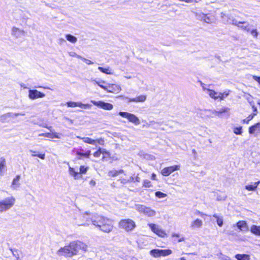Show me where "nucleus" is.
I'll use <instances>...</instances> for the list:
<instances>
[{
    "mask_svg": "<svg viewBox=\"0 0 260 260\" xmlns=\"http://www.w3.org/2000/svg\"><path fill=\"white\" fill-rule=\"evenodd\" d=\"M87 247V245L82 241H73L64 247L60 248L57 250V253L60 256L72 257L77 255L80 250L86 251Z\"/></svg>",
    "mask_w": 260,
    "mask_h": 260,
    "instance_id": "1",
    "label": "nucleus"
},
{
    "mask_svg": "<svg viewBox=\"0 0 260 260\" xmlns=\"http://www.w3.org/2000/svg\"><path fill=\"white\" fill-rule=\"evenodd\" d=\"M83 218L87 221H90L92 223L105 233H110L112 231L114 226L113 221L102 215H92L90 220H88V215L83 216Z\"/></svg>",
    "mask_w": 260,
    "mask_h": 260,
    "instance_id": "2",
    "label": "nucleus"
},
{
    "mask_svg": "<svg viewBox=\"0 0 260 260\" xmlns=\"http://www.w3.org/2000/svg\"><path fill=\"white\" fill-rule=\"evenodd\" d=\"M118 226L124 231L129 232L136 228V224L132 219L125 218L120 220L118 222Z\"/></svg>",
    "mask_w": 260,
    "mask_h": 260,
    "instance_id": "3",
    "label": "nucleus"
},
{
    "mask_svg": "<svg viewBox=\"0 0 260 260\" xmlns=\"http://www.w3.org/2000/svg\"><path fill=\"white\" fill-rule=\"evenodd\" d=\"M15 199L13 197L7 198L0 201V212H3L11 208L15 204Z\"/></svg>",
    "mask_w": 260,
    "mask_h": 260,
    "instance_id": "4",
    "label": "nucleus"
},
{
    "mask_svg": "<svg viewBox=\"0 0 260 260\" xmlns=\"http://www.w3.org/2000/svg\"><path fill=\"white\" fill-rule=\"evenodd\" d=\"M150 254L154 257H160L161 256H167L172 253V251L169 249H153L150 251Z\"/></svg>",
    "mask_w": 260,
    "mask_h": 260,
    "instance_id": "5",
    "label": "nucleus"
},
{
    "mask_svg": "<svg viewBox=\"0 0 260 260\" xmlns=\"http://www.w3.org/2000/svg\"><path fill=\"white\" fill-rule=\"evenodd\" d=\"M101 88L107 92L117 94L121 90L120 86L116 84H107L106 85H100Z\"/></svg>",
    "mask_w": 260,
    "mask_h": 260,
    "instance_id": "6",
    "label": "nucleus"
},
{
    "mask_svg": "<svg viewBox=\"0 0 260 260\" xmlns=\"http://www.w3.org/2000/svg\"><path fill=\"white\" fill-rule=\"evenodd\" d=\"M119 115L123 118H126L129 122L135 125H138L140 121L138 117L135 115L126 112H119Z\"/></svg>",
    "mask_w": 260,
    "mask_h": 260,
    "instance_id": "7",
    "label": "nucleus"
},
{
    "mask_svg": "<svg viewBox=\"0 0 260 260\" xmlns=\"http://www.w3.org/2000/svg\"><path fill=\"white\" fill-rule=\"evenodd\" d=\"M137 210L140 213H143L148 217L153 216L155 214V211L154 210L144 205H139Z\"/></svg>",
    "mask_w": 260,
    "mask_h": 260,
    "instance_id": "8",
    "label": "nucleus"
},
{
    "mask_svg": "<svg viewBox=\"0 0 260 260\" xmlns=\"http://www.w3.org/2000/svg\"><path fill=\"white\" fill-rule=\"evenodd\" d=\"M148 226L150 228L151 230L158 237L165 238L167 236L166 232L162 229L159 228L156 224L154 223H149L148 224Z\"/></svg>",
    "mask_w": 260,
    "mask_h": 260,
    "instance_id": "9",
    "label": "nucleus"
},
{
    "mask_svg": "<svg viewBox=\"0 0 260 260\" xmlns=\"http://www.w3.org/2000/svg\"><path fill=\"white\" fill-rule=\"evenodd\" d=\"M180 168L179 165H174L165 167L161 170L160 173L164 176H168L173 172L179 170Z\"/></svg>",
    "mask_w": 260,
    "mask_h": 260,
    "instance_id": "10",
    "label": "nucleus"
},
{
    "mask_svg": "<svg viewBox=\"0 0 260 260\" xmlns=\"http://www.w3.org/2000/svg\"><path fill=\"white\" fill-rule=\"evenodd\" d=\"M91 102L93 105L105 110H111L113 108L112 104L109 103H106L102 101H91Z\"/></svg>",
    "mask_w": 260,
    "mask_h": 260,
    "instance_id": "11",
    "label": "nucleus"
},
{
    "mask_svg": "<svg viewBox=\"0 0 260 260\" xmlns=\"http://www.w3.org/2000/svg\"><path fill=\"white\" fill-rule=\"evenodd\" d=\"M45 94L36 89H30L28 91V97L31 100L42 98Z\"/></svg>",
    "mask_w": 260,
    "mask_h": 260,
    "instance_id": "12",
    "label": "nucleus"
},
{
    "mask_svg": "<svg viewBox=\"0 0 260 260\" xmlns=\"http://www.w3.org/2000/svg\"><path fill=\"white\" fill-rule=\"evenodd\" d=\"M249 134L257 136L260 134V122L256 123L250 126L248 128Z\"/></svg>",
    "mask_w": 260,
    "mask_h": 260,
    "instance_id": "13",
    "label": "nucleus"
},
{
    "mask_svg": "<svg viewBox=\"0 0 260 260\" xmlns=\"http://www.w3.org/2000/svg\"><path fill=\"white\" fill-rule=\"evenodd\" d=\"M146 95H140L134 98L127 99V102L142 103L146 101Z\"/></svg>",
    "mask_w": 260,
    "mask_h": 260,
    "instance_id": "14",
    "label": "nucleus"
},
{
    "mask_svg": "<svg viewBox=\"0 0 260 260\" xmlns=\"http://www.w3.org/2000/svg\"><path fill=\"white\" fill-rule=\"evenodd\" d=\"M237 226L241 231H247L248 227L247 222L245 220H239L237 222Z\"/></svg>",
    "mask_w": 260,
    "mask_h": 260,
    "instance_id": "15",
    "label": "nucleus"
},
{
    "mask_svg": "<svg viewBox=\"0 0 260 260\" xmlns=\"http://www.w3.org/2000/svg\"><path fill=\"white\" fill-rule=\"evenodd\" d=\"M124 171L122 169L118 170H110L108 172V176L110 177H114L118 176L121 174L124 173Z\"/></svg>",
    "mask_w": 260,
    "mask_h": 260,
    "instance_id": "16",
    "label": "nucleus"
},
{
    "mask_svg": "<svg viewBox=\"0 0 260 260\" xmlns=\"http://www.w3.org/2000/svg\"><path fill=\"white\" fill-rule=\"evenodd\" d=\"M76 154L78 159H83L84 158H89L91 155V152L90 150H87L85 153L77 152Z\"/></svg>",
    "mask_w": 260,
    "mask_h": 260,
    "instance_id": "17",
    "label": "nucleus"
},
{
    "mask_svg": "<svg viewBox=\"0 0 260 260\" xmlns=\"http://www.w3.org/2000/svg\"><path fill=\"white\" fill-rule=\"evenodd\" d=\"M111 158V154L109 151H107L105 149H103V153H102V161H107L109 160Z\"/></svg>",
    "mask_w": 260,
    "mask_h": 260,
    "instance_id": "18",
    "label": "nucleus"
},
{
    "mask_svg": "<svg viewBox=\"0 0 260 260\" xmlns=\"http://www.w3.org/2000/svg\"><path fill=\"white\" fill-rule=\"evenodd\" d=\"M67 105L69 107H79L81 108H86L87 107V105L83 104L81 103H76L75 102H68L67 103Z\"/></svg>",
    "mask_w": 260,
    "mask_h": 260,
    "instance_id": "19",
    "label": "nucleus"
},
{
    "mask_svg": "<svg viewBox=\"0 0 260 260\" xmlns=\"http://www.w3.org/2000/svg\"><path fill=\"white\" fill-rule=\"evenodd\" d=\"M40 136L46 137L47 138L54 139L57 138L59 139L60 135L57 133H47L40 134Z\"/></svg>",
    "mask_w": 260,
    "mask_h": 260,
    "instance_id": "20",
    "label": "nucleus"
},
{
    "mask_svg": "<svg viewBox=\"0 0 260 260\" xmlns=\"http://www.w3.org/2000/svg\"><path fill=\"white\" fill-rule=\"evenodd\" d=\"M250 232L256 236H260V226L252 225L250 227Z\"/></svg>",
    "mask_w": 260,
    "mask_h": 260,
    "instance_id": "21",
    "label": "nucleus"
},
{
    "mask_svg": "<svg viewBox=\"0 0 260 260\" xmlns=\"http://www.w3.org/2000/svg\"><path fill=\"white\" fill-rule=\"evenodd\" d=\"M260 181H258L257 182H254L253 184H248L245 186V189L248 191H254L256 189Z\"/></svg>",
    "mask_w": 260,
    "mask_h": 260,
    "instance_id": "22",
    "label": "nucleus"
},
{
    "mask_svg": "<svg viewBox=\"0 0 260 260\" xmlns=\"http://www.w3.org/2000/svg\"><path fill=\"white\" fill-rule=\"evenodd\" d=\"M235 257L237 260H250V256L246 254H237Z\"/></svg>",
    "mask_w": 260,
    "mask_h": 260,
    "instance_id": "23",
    "label": "nucleus"
},
{
    "mask_svg": "<svg viewBox=\"0 0 260 260\" xmlns=\"http://www.w3.org/2000/svg\"><path fill=\"white\" fill-rule=\"evenodd\" d=\"M202 225V221L201 219H197L191 223V226L192 228H199Z\"/></svg>",
    "mask_w": 260,
    "mask_h": 260,
    "instance_id": "24",
    "label": "nucleus"
},
{
    "mask_svg": "<svg viewBox=\"0 0 260 260\" xmlns=\"http://www.w3.org/2000/svg\"><path fill=\"white\" fill-rule=\"evenodd\" d=\"M98 70L101 71V72L107 74V75H111L112 74V72L111 70L110 69V68H103L102 67H99Z\"/></svg>",
    "mask_w": 260,
    "mask_h": 260,
    "instance_id": "25",
    "label": "nucleus"
},
{
    "mask_svg": "<svg viewBox=\"0 0 260 260\" xmlns=\"http://www.w3.org/2000/svg\"><path fill=\"white\" fill-rule=\"evenodd\" d=\"M129 183L131 182H139L140 181V178L139 176V174H133V176H131L128 179Z\"/></svg>",
    "mask_w": 260,
    "mask_h": 260,
    "instance_id": "26",
    "label": "nucleus"
},
{
    "mask_svg": "<svg viewBox=\"0 0 260 260\" xmlns=\"http://www.w3.org/2000/svg\"><path fill=\"white\" fill-rule=\"evenodd\" d=\"M13 255L17 259H19L22 256V252L18 250L13 249L11 250Z\"/></svg>",
    "mask_w": 260,
    "mask_h": 260,
    "instance_id": "27",
    "label": "nucleus"
},
{
    "mask_svg": "<svg viewBox=\"0 0 260 260\" xmlns=\"http://www.w3.org/2000/svg\"><path fill=\"white\" fill-rule=\"evenodd\" d=\"M82 141L85 143L89 144L91 145H96V141H94V140L89 138V137H83L82 138Z\"/></svg>",
    "mask_w": 260,
    "mask_h": 260,
    "instance_id": "28",
    "label": "nucleus"
},
{
    "mask_svg": "<svg viewBox=\"0 0 260 260\" xmlns=\"http://www.w3.org/2000/svg\"><path fill=\"white\" fill-rule=\"evenodd\" d=\"M230 92V91L228 90L222 93H219L218 95L217 100H219L220 101L223 100L225 98L229 95Z\"/></svg>",
    "mask_w": 260,
    "mask_h": 260,
    "instance_id": "29",
    "label": "nucleus"
},
{
    "mask_svg": "<svg viewBox=\"0 0 260 260\" xmlns=\"http://www.w3.org/2000/svg\"><path fill=\"white\" fill-rule=\"evenodd\" d=\"M207 90L209 91V95L211 98L214 100H217L218 95L217 92L212 89H207Z\"/></svg>",
    "mask_w": 260,
    "mask_h": 260,
    "instance_id": "30",
    "label": "nucleus"
},
{
    "mask_svg": "<svg viewBox=\"0 0 260 260\" xmlns=\"http://www.w3.org/2000/svg\"><path fill=\"white\" fill-rule=\"evenodd\" d=\"M66 38L68 41H69L70 42L72 43H75L77 41V38L75 36H74L71 34L66 35Z\"/></svg>",
    "mask_w": 260,
    "mask_h": 260,
    "instance_id": "31",
    "label": "nucleus"
},
{
    "mask_svg": "<svg viewBox=\"0 0 260 260\" xmlns=\"http://www.w3.org/2000/svg\"><path fill=\"white\" fill-rule=\"evenodd\" d=\"M23 31L21 30L19 28L13 27L12 29V34L16 37H18L21 33H23Z\"/></svg>",
    "mask_w": 260,
    "mask_h": 260,
    "instance_id": "32",
    "label": "nucleus"
},
{
    "mask_svg": "<svg viewBox=\"0 0 260 260\" xmlns=\"http://www.w3.org/2000/svg\"><path fill=\"white\" fill-rule=\"evenodd\" d=\"M69 170L70 174L73 177H74L75 179H77L78 178V175L79 173L76 171L75 169L74 168L69 167Z\"/></svg>",
    "mask_w": 260,
    "mask_h": 260,
    "instance_id": "33",
    "label": "nucleus"
},
{
    "mask_svg": "<svg viewBox=\"0 0 260 260\" xmlns=\"http://www.w3.org/2000/svg\"><path fill=\"white\" fill-rule=\"evenodd\" d=\"M254 117V114H250L245 119H244L242 120V123H246L248 124L249 122L253 119Z\"/></svg>",
    "mask_w": 260,
    "mask_h": 260,
    "instance_id": "34",
    "label": "nucleus"
},
{
    "mask_svg": "<svg viewBox=\"0 0 260 260\" xmlns=\"http://www.w3.org/2000/svg\"><path fill=\"white\" fill-rule=\"evenodd\" d=\"M103 149L101 148H99L96 151L93 152V156L95 158H99L102 155Z\"/></svg>",
    "mask_w": 260,
    "mask_h": 260,
    "instance_id": "35",
    "label": "nucleus"
},
{
    "mask_svg": "<svg viewBox=\"0 0 260 260\" xmlns=\"http://www.w3.org/2000/svg\"><path fill=\"white\" fill-rule=\"evenodd\" d=\"M89 169L88 167H85V166H81L79 168V174H85Z\"/></svg>",
    "mask_w": 260,
    "mask_h": 260,
    "instance_id": "36",
    "label": "nucleus"
},
{
    "mask_svg": "<svg viewBox=\"0 0 260 260\" xmlns=\"http://www.w3.org/2000/svg\"><path fill=\"white\" fill-rule=\"evenodd\" d=\"M143 187L145 188H149L151 187L152 184L150 181L149 180L146 179L144 180L142 184Z\"/></svg>",
    "mask_w": 260,
    "mask_h": 260,
    "instance_id": "37",
    "label": "nucleus"
},
{
    "mask_svg": "<svg viewBox=\"0 0 260 260\" xmlns=\"http://www.w3.org/2000/svg\"><path fill=\"white\" fill-rule=\"evenodd\" d=\"M20 175H17L15 178L13 179L12 182V185L15 187L16 186L18 185V182L20 179Z\"/></svg>",
    "mask_w": 260,
    "mask_h": 260,
    "instance_id": "38",
    "label": "nucleus"
},
{
    "mask_svg": "<svg viewBox=\"0 0 260 260\" xmlns=\"http://www.w3.org/2000/svg\"><path fill=\"white\" fill-rule=\"evenodd\" d=\"M213 217L216 219V222L219 226H222L223 225V220L221 218H219L217 215H213Z\"/></svg>",
    "mask_w": 260,
    "mask_h": 260,
    "instance_id": "39",
    "label": "nucleus"
},
{
    "mask_svg": "<svg viewBox=\"0 0 260 260\" xmlns=\"http://www.w3.org/2000/svg\"><path fill=\"white\" fill-rule=\"evenodd\" d=\"M233 131L236 135H241L242 133V127L241 126L236 127L234 128Z\"/></svg>",
    "mask_w": 260,
    "mask_h": 260,
    "instance_id": "40",
    "label": "nucleus"
},
{
    "mask_svg": "<svg viewBox=\"0 0 260 260\" xmlns=\"http://www.w3.org/2000/svg\"><path fill=\"white\" fill-rule=\"evenodd\" d=\"M6 165V160L4 157L0 159V172H2Z\"/></svg>",
    "mask_w": 260,
    "mask_h": 260,
    "instance_id": "41",
    "label": "nucleus"
},
{
    "mask_svg": "<svg viewBox=\"0 0 260 260\" xmlns=\"http://www.w3.org/2000/svg\"><path fill=\"white\" fill-rule=\"evenodd\" d=\"M155 195L156 197H157L158 198H164L167 196V194L166 193H164L159 191H157L155 192Z\"/></svg>",
    "mask_w": 260,
    "mask_h": 260,
    "instance_id": "42",
    "label": "nucleus"
},
{
    "mask_svg": "<svg viewBox=\"0 0 260 260\" xmlns=\"http://www.w3.org/2000/svg\"><path fill=\"white\" fill-rule=\"evenodd\" d=\"M172 237L179 238L177 240V241L179 242L183 241L185 240V238L184 237L180 238V235L179 234L174 233V234H172Z\"/></svg>",
    "mask_w": 260,
    "mask_h": 260,
    "instance_id": "43",
    "label": "nucleus"
},
{
    "mask_svg": "<svg viewBox=\"0 0 260 260\" xmlns=\"http://www.w3.org/2000/svg\"><path fill=\"white\" fill-rule=\"evenodd\" d=\"M94 141H96V143H98L99 144H100L101 145L103 146L105 144V140L102 138L97 139L96 140H94Z\"/></svg>",
    "mask_w": 260,
    "mask_h": 260,
    "instance_id": "44",
    "label": "nucleus"
},
{
    "mask_svg": "<svg viewBox=\"0 0 260 260\" xmlns=\"http://www.w3.org/2000/svg\"><path fill=\"white\" fill-rule=\"evenodd\" d=\"M118 180L121 183L123 184H125L129 183L128 178H120Z\"/></svg>",
    "mask_w": 260,
    "mask_h": 260,
    "instance_id": "45",
    "label": "nucleus"
},
{
    "mask_svg": "<svg viewBox=\"0 0 260 260\" xmlns=\"http://www.w3.org/2000/svg\"><path fill=\"white\" fill-rule=\"evenodd\" d=\"M80 58L83 61H84L85 63H86L88 65L92 64L93 63V62H92L91 60L87 59L85 58H83L82 57H80Z\"/></svg>",
    "mask_w": 260,
    "mask_h": 260,
    "instance_id": "46",
    "label": "nucleus"
},
{
    "mask_svg": "<svg viewBox=\"0 0 260 260\" xmlns=\"http://www.w3.org/2000/svg\"><path fill=\"white\" fill-rule=\"evenodd\" d=\"M252 109L253 113L251 114H254V116H256L258 113V111L256 107L254 105H252Z\"/></svg>",
    "mask_w": 260,
    "mask_h": 260,
    "instance_id": "47",
    "label": "nucleus"
},
{
    "mask_svg": "<svg viewBox=\"0 0 260 260\" xmlns=\"http://www.w3.org/2000/svg\"><path fill=\"white\" fill-rule=\"evenodd\" d=\"M251 34L254 37L257 38L258 36V32L256 29H253L250 31Z\"/></svg>",
    "mask_w": 260,
    "mask_h": 260,
    "instance_id": "48",
    "label": "nucleus"
},
{
    "mask_svg": "<svg viewBox=\"0 0 260 260\" xmlns=\"http://www.w3.org/2000/svg\"><path fill=\"white\" fill-rule=\"evenodd\" d=\"M245 23V22H244V21H238V22L237 21L233 20V24L235 26H239V24H244Z\"/></svg>",
    "mask_w": 260,
    "mask_h": 260,
    "instance_id": "49",
    "label": "nucleus"
},
{
    "mask_svg": "<svg viewBox=\"0 0 260 260\" xmlns=\"http://www.w3.org/2000/svg\"><path fill=\"white\" fill-rule=\"evenodd\" d=\"M95 84L101 87L100 85H106V83L105 81L102 80L101 81H96Z\"/></svg>",
    "mask_w": 260,
    "mask_h": 260,
    "instance_id": "50",
    "label": "nucleus"
},
{
    "mask_svg": "<svg viewBox=\"0 0 260 260\" xmlns=\"http://www.w3.org/2000/svg\"><path fill=\"white\" fill-rule=\"evenodd\" d=\"M252 78L260 85V77L253 75Z\"/></svg>",
    "mask_w": 260,
    "mask_h": 260,
    "instance_id": "51",
    "label": "nucleus"
},
{
    "mask_svg": "<svg viewBox=\"0 0 260 260\" xmlns=\"http://www.w3.org/2000/svg\"><path fill=\"white\" fill-rule=\"evenodd\" d=\"M151 179L153 180H156V175L155 173H153L151 176Z\"/></svg>",
    "mask_w": 260,
    "mask_h": 260,
    "instance_id": "52",
    "label": "nucleus"
},
{
    "mask_svg": "<svg viewBox=\"0 0 260 260\" xmlns=\"http://www.w3.org/2000/svg\"><path fill=\"white\" fill-rule=\"evenodd\" d=\"M37 156L41 159H44L45 158V155L44 154H40Z\"/></svg>",
    "mask_w": 260,
    "mask_h": 260,
    "instance_id": "53",
    "label": "nucleus"
},
{
    "mask_svg": "<svg viewBox=\"0 0 260 260\" xmlns=\"http://www.w3.org/2000/svg\"><path fill=\"white\" fill-rule=\"evenodd\" d=\"M206 17H207V15H205L204 17V19L206 22L209 23L210 22V19L208 17H207V20H206Z\"/></svg>",
    "mask_w": 260,
    "mask_h": 260,
    "instance_id": "54",
    "label": "nucleus"
},
{
    "mask_svg": "<svg viewBox=\"0 0 260 260\" xmlns=\"http://www.w3.org/2000/svg\"><path fill=\"white\" fill-rule=\"evenodd\" d=\"M198 215H200V216H202V217H203V216H206V215L205 214H204L203 213L201 212H200V211H198Z\"/></svg>",
    "mask_w": 260,
    "mask_h": 260,
    "instance_id": "55",
    "label": "nucleus"
},
{
    "mask_svg": "<svg viewBox=\"0 0 260 260\" xmlns=\"http://www.w3.org/2000/svg\"><path fill=\"white\" fill-rule=\"evenodd\" d=\"M198 215H200V216H202V217H203V216H206V215L205 214H204L203 213L201 212H200V211H198Z\"/></svg>",
    "mask_w": 260,
    "mask_h": 260,
    "instance_id": "56",
    "label": "nucleus"
},
{
    "mask_svg": "<svg viewBox=\"0 0 260 260\" xmlns=\"http://www.w3.org/2000/svg\"><path fill=\"white\" fill-rule=\"evenodd\" d=\"M90 184L92 185V186H94L95 185V182L94 180H91L90 182H89Z\"/></svg>",
    "mask_w": 260,
    "mask_h": 260,
    "instance_id": "57",
    "label": "nucleus"
},
{
    "mask_svg": "<svg viewBox=\"0 0 260 260\" xmlns=\"http://www.w3.org/2000/svg\"><path fill=\"white\" fill-rule=\"evenodd\" d=\"M243 30H246L247 31H248L249 30V29L248 28H247L246 26H241L240 27Z\"/></svg>",
    "mask_w": 260,
    "mask_h": 260,
    "instance_id": "58",
    "label": "nucleus"
}]
</instances>
